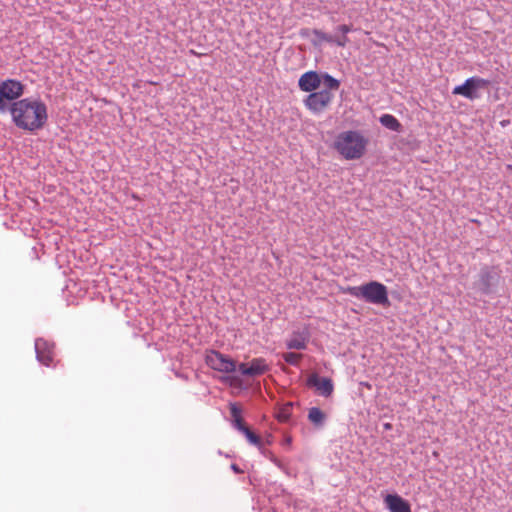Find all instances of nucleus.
<instances>
[{"mask_svg": "<svg viewBox=\"0 0 512 512\" xmlns=\"http://www.w3.org/2000/svg\"><path fill=\"white\" fill-rule=\"evenodd\" d=\"M205 362L211 369L222 373H233L236 371V362L217 350H210L206 353Z\"/></svg>", "mask_w": 512, "mask_h": 512, "instance_id": "6e6552de", "label": "nucleus"}, {"mask_svg": "<svg viewBox=\"0 0 512 512\" xmlns=\"http://www.w3.org/2000/svg\"><path fill=\"white\" fill-rule=\"evenodd\" d=\"M231 424H232L233 428H235L239 432H243L246 428H248L244 424L242 417L241 418H237V419H232L231 420Z\"/></svg>", "mask_w": 512, "mask_h": 512, "instance_id": "b1692460", "label": "nucleus"}, {"mask_svg": "<svg viewBox=\"0 0 512 512\" xmlns=\"http://www.w3.org/2000/svg\"><path fill=\"white\" fill-rule=\"evenodd\" d=\"M242 434H244V436L246 437V439L248 440V442L251 444V445H254L256 446L258 449H261V447L263 446V441L261 440V438L256 435L253 431H251L249 428H246L243 432H241Z\"/></svg>", "mask_w": 512, "mask_h": 512, "instance_id": "a211bd4d", "label": "nucleus"}, {"mask_svg": "<svg viewBox=\"0 0 512 512\" xmlns=\"http://www.w3.org/2000/svg\"><path fill=\"white\" fill-rule=\"evenodd\" d=\"M292 403L285 404L277 413V419L280 422L286 423L291 418V411H292Z\"/></svg>", "mask_w": 512, "mask_h": 512, "instance_id": "6ab92c4d", "label": "nucleus"}, {"mask_svg": "<svg viewBox=\"0 0 512 512\" xmlns=\"http://www.w3.org/2000/svg\"><path fill=\"white\" fill-rule=\"evenodd\" d=\"M307 385L314 387L318 394L323 397H329L334 391V385L330 378L319 377L317 374H312L308 380Z\"/></svg>", "mask_w": 512, "mask_h": 512, "instance_id": "ddd939ff", "label": "nucleus"}, {"mask_svg": "<svg viewBox=\"0 0 512 512\" xmlns=\"http://www.w3.org/2000/svg\"><path fill=\"white\" fill-rule=\"evenodd\" d=\"M322 81L325 86L324 90H328V91L332 92V91L338 90L340 87V81L328 73L321 74V82Z\"/></svg>", "mask_w": 512, "mask_h": 512, "instance_id": "f3484780", "label": "nucleus"}, {"mask_svg": "<svg viewBox=\"0 0 512 512\" xmlns=\"http://www.w3.org/2000/svg\"><path fill=\"white\" fill-rule=\"evenodd\" d=\"M260 453L267 459H269L272 463H274L277 467L282 468V464L280 460L271 452L270 450L264 448L263 446L259 449Z\"/></svg>", "mask_w": 512, "mask_h": 512, "instance_id": "4be33fe9", "label": "nucleus"}, {"mask_svg": "<svg viewBox=\"0 0 512 512\" xmlns=\"http://www.w3.org/2000/svg\"><path fill=\"white\" fill-rule=\"evenodd\" d=\"M34 346L37 361L42 365L49 367L52 364L55 355L54 343L40 337L36 338Z\"/></svg>", "mask_w": 512, "mask_h": 512, "instance_id": "1a4fd4ad", "label": "nucleus"}, {"mask_svg": "<svg viewBox=\"0 0 512 512\" xmlns=\"http://www.w3.org/2000/svg\"><path fill=\"white\" fill-rule=\"evenodd\" d=\"M321 85V74L316 71H307L302 74L298 80V87L304 92H317Z\"/></svg>", "mask_w": 512, "mask_h": 512, "instance_id": "f8f14e48", "label": "nucleus"}, {"mask_svg": "<svg viewBox=\"0 0 512 512\" xmlns=\"http://www.w3.org/2000/svg\"><path fill=\"white\" fill-rule=\"evenodd\" d=\"M349 42V38L345 34L340 36H333L332 43H335L339 47H345Z\"/></svg>", "mask_w": 512, "mask_h": 512, "instance_id": "5701e85b", "label": "nucleus"}, {"mask_svg": "<svg viewBox=\"0 0 512 512\" xmlns=\"http://www.w3.org/2000/svg\"><path fill=\"white\" fill-rule=\"evenodd\" d=\"M337 31L340 32L341 34L347 35L351 31V27L349 25H346V24L339 25L337 27Z\"/></svg>", "mask_w": 512, "mask_h": 512, "instance_id": "a878e982", "label": "nucleus"}, {"mask_svg": "<svg viewBox=\"0 0 512 512\" xmlns=\"http://www.w3.org/2000/svg\"><path fill=\"white\" fill-rule=\"evenodd\" d=\"M9 112L15 126L35 132L44 128L48 121L47 105L39 97H27L10 104Z\"/></svg>", "mask_w": 512, "mask_h": 512, "instance_id": "f257e3e1", "label": "nucleus"}, {"mask_svg": "<svg viewBox=\"0 0 512 512\" xmlns=\"http://www.w3.org/2000/svg\"><path fill=\"white\" fill-rule=\"evenodd\" d=\"M238 369L244 376L256 377L265 374L269 370V366L264 358H254L249 365L240 363Z\"/></svg>", "mask_w": 512, "mask_h": 512, "instance_id": "9d476101", "label": "nucleus"}, {"mask_svg": "<svg viewBox=\"0 0 512 512\" xmlns=\"http://www.w3.org/2000/svg\"><path fill=\"white\" fill-rule=\"evenodd\" d=\"M24 94V85L15 79H6L0 82V112L9 111L7 101L15 102Z\"/></svg>", "mask_w": 512, "mask_h": 512, "instance_id": "39448f33", "label": "nucleus"}, {"mask_svg": "<svg viewBox=\"0 0 512 512\" xmlns=\"http://www.w3.org/2000/svg\"><path fill=\"white\" fill-rule=\"evenodd\" d=\"M391 428H392V425L390 423H385L384 424V429L390 430Z\"/></svg>", "mask_w": 512, "mask_h": 512, "instance_id": "c85d7f7f", "label": "nucleus"}, {"mask_svg": "<svg viewBox=\"0 0 512 512\" xmlns=\"http://www.w3.org/2000/svg\"><path fill=\"white\" fill-rule=\"evenodd\" d=\"M368 139L358 130L340 132L333 142V148L345 160H358L366 152Z\"/></svg>", "mask_w": 512, "mask_h": 512, "instance_id": "f03ea898", "label": "nucleus"}, {"mask_svg": "<svg viewBox=\"0 0 512 512\" xmlns=\"http://www.w3.org/2000/svg\"><path fill=\"white\" fill-rule=\"evenodd\" d=\"M231 469L233 472L237 473V474H240V473H243V470L237 465V464H231Z\"/></svg>", "mask_w": 512, "mask_h": 512, "instance_id": "bb28decb", "label": "nucleus"}, {"mask_svg": "<svg viewBox=\"0 0 512 512\" xmlns=\"http://www.w3.org/2000/svg\"><path fill=\"white\" fill-rule=\"evenodd\" d=\"M313 35L316 37V40L313 41L314 45H320L323 42L332 43L333 36L323 32L321 30L314 29Z\"/></svg>", "mask_w": 512, "mask_h": 512, "instance_id": "aec40b11", "label": "nucleus"}, {"mask_svg": "<svg viewBox=\"0 0 512 512\" xmlns=\"http://www.w3.org/2000/svg\"><path fill=\"white\" fill-rule=\"evenodd\" d=\"M334 94L328 90H321L308 94L304 100V106L314 115L322 114L332 103Z\"/></svg>", "mask_w": 512, "mask_h": 512, "instance_id": "0eeeda50", "label": "nucleus"}, {"mask_svg": "<svg viewBox=\"0 0 512 512\" xmlns=\"http://www.w3.org/2000/svg\"><path fill=\"white\" fill-rule=\"evenodd\" d=\"M283 360L292 365V366H298L299 362L302 358V354L294 353V352H287L282 355Z\"/></svg>", "mask_w": 512, "mask_h": 512, "instance_id": "412c9836", "label": "nucleus"}, {"mask_svg": "<svg viewBox=\"0 0 512 512\" xmlns=\"http://www.w3.org/2000/svg\"><path fill=\"white\" fill-rule=\"evenodd\" d=\"M490 85V81L480 77H470L461 85L454 87L452 93L461 95L471 101L481 97L480 90L486 89Z\"/></svg>", "mask_w": 512, "mask_h": 512, "instance_id": "423d86ee", "label": "nucleus"}, {"mask_svg": "<svg viewBox=\"0 0 512 512\" xmlns=\"http://www.w3.org/2000/svg\"><path fill=\"white\" fill-rule=\"evenodd\" d=\"M292 443V438L290 436H287L283 439L282 445L284 446H290Z\"/></svg>", "mask_w": 512, "mask_h": 512, "instance_id": "cd10ccee", "label": "nucleus"}, {"mask_svg": "<svg viewBox=\"0 0 512 512\" xmlns=\"http://www.w3.org/2000/svg\"><path fill=\"white\" fill-rule=\"evenodd\" d=\"M345 293L366 303L381 307H388L391 304L388 288L378 281H370L359 286H349Z\"/></svg>", "mask_w": 512, "mask_h": 512, "instance_id": "7ed1b4c3", "label": "nucleus"}, {"mask_svg": "<svg viewBox=\"0 0 512 512\" xmlns=\"http://www.w3.org/2000/svg\"><path fill=\"white\" fill-rule=\"evenodd\" d=\"M499 282L500 271L494 266L484 265L473 282L472 288L482 295L490 296L496 294Z\"/></svg>", "mask_w": 512, "mask_h": 512, "instance_id": "20e7f679", "label": "nucleus"}, {"mask_svg": "<svg viewBox=\"0 0 512 512\" xmlns=\"http://www.w3.org/2000/svg\"><path fill=\"white\" fill-rule=\"evenodd\" d=\"M307 418L316 428H322L327 420V415L318 407H311L308 410Z\"/></svg>", "mask_w": 512, "mask_h": 512, "instance_id": "2eb2a0df", "label": "nucleus"}, {"mask_svg": "<svg viewBox=\"0 0 512 512\" xmlns=\"http://www.w3.org/2000/svg\"><path fill=\"white\" fill-rule=\"evenodd\" d=\"M384 503L390 512H411L410 504L397 494L386 495Z\"/></svg>", "mask_w": 512, "mask_h": 512, "instance_id": "4468645a", "label": "nucleus"}, {"mask_svg": "<svg viewBox=\"0 0 512 512\" xmlns=\"http://www.w3.org/2000/svg\"><path fill=\"white\" fill-rule=\"evenodd\" d=\"M310 339L308 327L294 330L289 339L286 340V347L291 350H305Z\"/></svg>", "mask_w": 512, "mask_h": 512, "instance_id": "9b49d317", "label": "nucleus"}, {"mask_svg": "<svg viewBox=\"0 0 512 512\" xmlns=\"http://www.w3.org/2000/svg\"><path fill=\"white\" fill-rule=\"evenodd\" d=\"M230 413H231V417L232 419H237V418H241V409L240 407L236 404V403H231L230 404Z\"/></svg>", "mask_w": 512, "mask_h": 512, "instance_id": "393cba45", "label": "nucleus"}, {"mask_svg": "<svg viewBox=\"0 0 512 512\" xmlns=\"http://www.w3.org/2000/svg\"><path fill=\"white\" fill-rule=\"evenodd\" d=\"M266 443L267 444H271L272 443V435H268V437L266 438Z\"/></svg>", "mask_w": 512, "mask_h": 512, "instance_id": "c756f323", "label": "nucleus"}, {"mask_svg": "<svg viewBox=\"0 0 512 512\" xmlns=\"http://www.w3.org/2000/svg\"><path fill=\"white\" fill-rule=\"evenodd\" d=\"M379 122L382 126L394 132H400L402 128L399 120L392 114H382L379 118Z\"/></svg>", "mask_w": 512, "mask_h": 512, "instance_id": "dca6fc26", "label": "nucleus"}]
</instances>
